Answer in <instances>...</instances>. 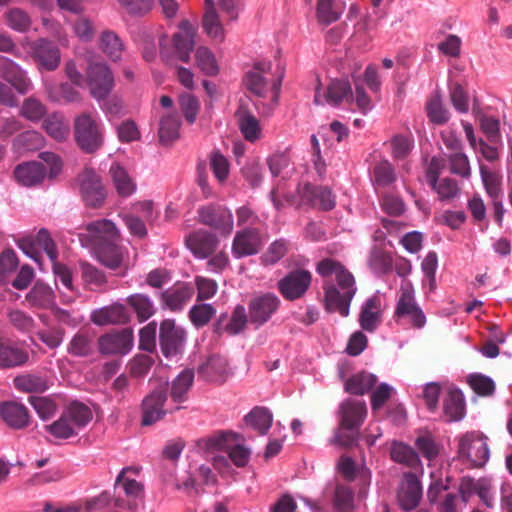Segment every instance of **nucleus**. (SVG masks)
I'll return each instance as SVG.
<instances>
[{
  "instance_id": "3",
  "label": "nucleus",
  "mask_w": 512,
  "mask_h": 512,
  "mask_svg": "<svg viewBox=\"0 0 512 512\" xmlns=\"http://www.w3.org/2000/svg\"><path fill=\"white\" fill-rule=\"evenodd\" d=\"M392 318L397 324L407 323L415 329H422L426 325V316L414 299L411 282L404 281L399 287L397 306Z\"/></svg>"
},
{
  "instance_id": "63",
  "label": "nucleus",
  "mask_w": 512,
  "mask_h": 512,
  "mask_svg": "<svg viewBox=\"0 0 512 512\" xmlns=\"http://www.w3.org/2000/svg\"><path fill=\"white\" fill-rule=\"evenodd\" d=\"M227 372V360L219 355L209 357L205 365L201 366L199 373L206 374L207 377L222 376Z\"/></svg>"
},
{
  "instance_id": "19",
  "label": "nucleus",
  "mask_w": 512,
  "mask_h": 512,
  "mask_svg": "<svg viewBox=\"0 0 512 512\" xmlns=\"http://www.w3.org/2000/svg\"><path fill=\"white\" fill-rule=\"evenodd\" d=\"M299 195L301 202L320 210L330 211L336 205L335 195L327 187L304 183L299 187Z\"/></svg>"
},
{
  "instance_id": "50",
  "label": "nucleus",
  "mask_w": 512,
  "mask_h": 512,
  "mask_svg": "<svg viewBox=\"0 0 512 512\" xmlns=\"http://www.w3.org/2000/svg\"><path fill=\"white\" fill-rule=\"evenodd\" d=\"M216 314L211 304H195L189 309L188 317L196 328L205 327Z\"/></svg>"
},
{
  "instance_id": "28",
  "label": "nucleus",
  "mask_w": 512,
  "mask_h": 512,
  "mask_svg": "<svg viewBox=\"0 0 512 512\" xmlns=\"http://www.w3.org/2000/svg\"><path fill=\"white\" fill-rule=\"evenodd\" d=\"M236 118L238 122V128H240L244 139L251 143L257 141L260 137L259 122L258 119H256V117L252 114L245 100H241L240 106H238L236 112Z\"/></svg>"
},
{
  "instance_id": "57",
  "label": "nucleus",
  "mask_w": 512,
  "mask_h": 512,
  "mask_svg": "<svg viewBox=\"0 0 512 512\" xmlns=\"http://www.w3.org/2000/svg\"><path fill=\"white\" fill-rule=\"evenodd\" d=\"M100 47L105 55L114 61L119 60L123 50L122 40L118 34H101Z\"/></svg>"
},
{
  "instance_id": "47",
  "label": "nucleus",
  "mask_w": 512,
  "mask_h": 512,
  "mask_svg": "<svg viewBox=\"0 0 512 512\" xmlns=\"http://www.w3.org/2000/svg\"><path fill=\"white\" fill-rule=\"evenodd\" d=\"M179 119L176 115L167 114L160 119V143L167 145L174 142L179 136Z\"/></svg>"
},
{
  "instance_id": "16",
  "label": "nucleus",
  "mask_w": 512,
  "mask_h": 512,
  "mask_svg": "<svg viewBox=\"0 0 512 512\" xmlns=\"http://www.w3.org/2000/svg\"><path fill=\"white\" fill-rule=\"evenodd\" d=\"M168 384H160L142 400V425L151 426L164 418V403L167 401Z\"/></svg>"
},
{
  "instance_id": "48",
  "label": "nucleus",
  "mask_w": 512,
  "mask_h": 512,
  "mask_svg": "<svg viewBox=\"0 0 512 512\" xmlns=\"http://www.w3.org/2000/svg\"><path fill=\"white\" fill-rule=\"evenodd\" d=\"M68 353L77 358L88 357L92 353V339L86 332L73 335L68 344Z\"/></svg>"
},
{
  "instance_id": "44",
  "label": "nucleus",
  "mask_w": 512,
  "mask_h": 512,
  "mask_svg": "<svg viewBox=\"0 0 512 512\" xmlns=\"http://www.w3.org/2000/svg\"><path fill=\"white\" fill-rule=\"evenodd\" d=\"M272 421V413L266 407H254V409L245 416V422L254 428V430L258 431L259 435H266L272 426Z\"/></svg>"
},
{
  "instance_id": "61",
  "label": "nucleus",
  "mask_w": 512,
  "mask_h": 512,
  "mask_svg": "<svg viewBox=\"0 0 512 512\" xmlns=\"http://www.w3.org/2000/svg\"><path fill=\"white\" fill-rule=\"evenodd\" d=\"M334 505L336 509L342 512H351L353 510V491L350 487L342 484L336 485Z\"/></svg>"
},
{
  "instance_id": "26",
  "label": "nucleus",
  "mask_w": 512,
  "mask_h": 512,
  "mask_svg": "<svg viewBox=\"0 0 512 512\" xmlns=\"http://www.w3.org/2000/svg\"><path fill=\"white\" fill-rule=\"evenodd\" d=\"M193 296V287L189 283H178L161 292V303L167 309L177 312L182 310Z\"/></svg>"
},
{
  "instance_id": "20",
  "label": "nucleus",
  "mask_w": 512,
  "mask_h": 512,
  "mask_svg": "<svg viewBox=\"0 0 512 512\" xmlns=\"http://www.w3.org/2000/svg\"><path fill=\"white\" fill-rule=\"evenodd\" d=\"M0 77L21 95L27 94L32 88L31 80L24 70L6 57H0Z\"/></svg>"
},
{
  "instance_id": "43",
  "label": "nucleus",
  "mask_w": 512,
  "mask_h": 512,
  "mask_svg": "<svg viewBox=\"0 0 512 512\" xmlns=\"http://www.w3.org/2000/svg\"><path fill=\"white\" fill-rule=\"evenodd\" d=\"M195 374L190 369H184L171 382L170 397L174 403H182L186 400L189 389L192 387Z\"/></svg>"
},
{
  "instance_id": "52",
  "label": "nucleus",
  "mask_w": 512,
  "mask_h": 512,
  "mask_svg": "<svg viewBox=\"0 0 512 512\" xmlns=\"http://www.w3.org/2000/svg\"><path fill=\"white\" fill-rule=\"evenodd\" d=\"M427 117L432 123L436 125H444L448 122L449 114L448 110L444 107L441 102V97L438 94L433 95L429 99L426 105Z\"/></svg>"
},
{
  "instance_id": "25",
  "label": "nucleus",
  "mask_w": 512,
  "mask_h": 512,
  "mask_svg": "<svg viewBox=\"0 0 512 512\" xmlns=\"http://www.w3.org/2000/svg\"><path fill=\"white\" fill-rule=\"evenodd\" d=\"M341 414V430H357L364 422L367 415L365 403L356 399H348L342 402L339 407Z\"/></svg>"
},
{
  "instance_id": "58",
  "label": "nucleus",
  "mask_w": 512,
  "mask_h": 512,
  "mask_svg": "<svg viewBox=\"0 0 512 512\" xmlns=\"http://www.w3.org/2000/svg\"><path fill=\"white\" fill-rule=\"evenodd\" d=\"M82 278L84 283L90 286V290H99L106 283L104 272L87 263L82 264Z\"/></svg>"
},
{
  "instance_id": "7",
  "label": "nucleus",
  "mask_w": 512,
  "mask_h": 512,
  "mask_svg": "<svg viewBox=\"0 0 512 512\" xmlns=\"http://www.w3.org/2000/svg\"><path fill=\"white\" fill-rule=\"evenodd\" d=\"M77 182H79L80 195H82L86 206L99 209L104 205L106 192L97 172L90 168H84L77 176Z\"/></svg>"
},
{
  "instance_id": "29",
  "label": "nucleus",
  "mask_w": 512,
  "mask_h": 512,
  "mask_svg": "<svg viewBox=\"0 0 512 512\" xmlns=\"http://www.w3.org/2000/svg\"><path fill=\"white\" fill-rule=\"evenodd\" d=\"M26 302L30 308L46 310L56 306V295L48 284L35 282L26 294Z\"/></svg>"
},
{
  "instance_id": "56",
  "label": "nucleus",
  "mask_w": 512,
  "mask_h": 512,
  "mask_svg": "<svg viewBox=\"0 0 512 512\" xmlns=\"http://www.w3.org/2000/svg\"><path fill=\"white\" fill-rule=\"evenodd\" d=\"M479 172H481V178L483 187H485L486 193H488L489 197L492 199H501V178L495 172L487 171L486 167L481 166L479 168Z\"/></svg>"
},
{
  "instance_id": "27",
  "label": "nucleus",
  "mask_w": 512,
  "mask_h": 512,
  "mask_svg": "<svg viewBox=\"0 0 512 512\" xmlns=\"http://www.w3.org/2000/svg\"><path fill=\"white\" fill-rule=\"evenodd\" d=\"M269 70V62L255 63L254 67H252L250 71L245 73L243 79L245 89H247L248 92L259 98H265V95L267 93V82L263 75L268 73Z\"/></svg>"
},
{
  "instance_id": "54",
  "label": "nucleus",
  "mask_w": 512,
  "mask_h": 512,
  "mask_svg": "<svg viewBox=\"0 0 512 512\" xmlns=\"http://www.w3.org/2000/svg\"><path fill=\"white\" fill-rule=\"evenodd\" d=\"M196 64L202 73L207 76H215L218 73V67L214 55L206 47H198L195 52Z\"/></svg>"
},
{
  "instance_id": "39",
  "label": "nucleus",
  "mask_w": 512,
  "mask_h": 512,
  "mask_svg": "<svg viewBox=\"0 0 512 512\" xmlns=\"http://www.w3.org/2000/svg\"><path fill=\"white\" fill-rule=\"evenodd\" d=\"M443 410L444 415H446L450 421H459L462 419L463 413L465 412V403L463 402V396L460 390H448L446 397L443 399Z\"/></svg>"
},
{
  "instance_id": "13",
  "label": "nucleus",
  "mask_w": 512,
  "mask_h": 512,
  "mask_svg": "<svg viewBox=\"0 0 512 512\" xmlns=\"http://www.w3.org/2000/svg\"><path fill=\"white\" fill-rule=\"evenodd\" d=\"M264 243L265 238L257 227H247L234 235L231 253L236 259L257 255Z\"/></svg>"
},
{
  "instance_id": "55",
  "label": "nucleus",
  "mask_w": 512,
  "mask_h": 512,
  "mask_svg": "<svg viewBox=\"0 0 512 512\" xmlns=\"http://www.w3.org/2000/svg\"><path fill=\"white\" fill-rule=\"evenodd\" d=\"M374 183L380 187L390 186L396 180L395 169L388 160H383L374 166Z\"/></svg>"
},
{
  "instance_id": "34",
  "label": "nucleus",
  "mask_w": 512,
  "mask_h": 512,
  "mask_svg": "<svg viewBox=\"0 0 512 512\" xmlns=\"http://www.w3.org/2000/svg\"><path fill=\"white\" fill-rule=\"evenodd\" d=\"M28 362V352L16 345L0 342V368H16Z\"/></svg>"
},
{
  "instance_id": "8",
  "label": "nucleus",
  "mask_w": 512,
  "mask_h": 512,
  "mask_svg": "<svg viewBox=\"0 0 512 512\" xmlns=\"http://www.w3.org/2000/svg\"><path fill=\"white\" fill-rule=\"evenodd\" d=\"M84 246L119 243L120 232L109 219H98L86 225V233L79 234Z\"/></svg>"
},
{
  "instance_id": "31",
  "label": "nucleus",
  "mask_w": 512,
  "mask_h": 512,
  "mask_svg": "<svg viewBox=\"0 0 512 512\" xmlns=\"http://www.w3.org/2000/svg\"><path fill=\"white\" fill-rule=\"evenodd\" d=\"M127 320L129 317L122 304L103 307L91 313V322L100 326L125 324Z\"/></svg>"
},
{
  "instance_id": "33",
  "label": "nucleus",
  "mask_w": 512,
  "mask_h": 512,
  "mask_svg": "<svg viewBox=\"0 0 512 512\" xmlns=\"http://www.w3.org/2000/svg\"><path fill=\"white\" fill-rule=\"evenodd\" d=\"M381 318V301L378 297H370L364 302L359 315L360 327L363 330L373 333Z\"/></svg>"
},
{
  "instance_id": "59",
  "label": "nucleus",
  "mask_w": 512,
  "mask_h": 512,
  "mask_svg": "<svg viewBox=\"0 0 512 512\" xmlns=\"http://www.w3.org/2000/svg\"><path fill=\"white\" fill-rule=\"evenodd\" d=\"M450 173L468 179L470 177V165L468 157L462 152H453L448 155Z\"/></svg>"
},
{
  "instance_id": "4",
  "label": "nucleus",
  "mask_w": 512,
  "mask_h": 512,
  "mask_svg": "<svg viewBox=\"0 0 512 512\" xmlns=\"http://www.w3.org/2000/svg\"><path fill=\"white\" fill-rule=\"evenodd\" d=\"M21 46L33 58L38 70L54 71L59 67L60 52L54 42L46 38L31 41L26 37L21 42Z\"/></svg>"
},
{
  "instance_id": "14",
  "label": "nucleus",
  "mask_w": 512,
  "mask_h": 512,
  "mask_svg": "<svg viewBox=\"0 0 512 512\" xmlns=\"http://www.w3.org/2000/svg\"><path fill=\"white\" fill-rule=\"evenodd\" d=\"M312 275L306 269H294L278 282L279 293L289 301L301 299L311 285Z\"/></svg>"
},
{
  "instance_id": "64",
  "label": "nucleus",
  "mask_w": 512,
  "mask_h": 512,
  "mask_svg": "<svg viewBox=\"0 0 512 512\" xmlns=\"http://www.w3.org/2000/svg\"><path fill=\"white\" fill-rule=\"evenodd\" d=\"M415 446L418 448L419 453L422 454L423 458L432 461L437 458L438 446L434 442V439L429 434H422L415 440Z\"/></svg>"
},
{
  "instance_id": "17",
  "label": "nucleus",
  "mask_w": 512,
  "mask_h": 512,
  "mask_svg": "<svg viewBox=\"0 0 512 512\" xmlns=\"http://www.w3.org/2000/svg\"><path fill=\"white\" fill-rule=\"evenodd\" d=\"M280 299L274 294L266 293L251 299L248 304V314H250V323L255 327L266 324L272 315L279 310Z\"/></svg>"
},
{
  "instance_id": "21",
  "label": "nucleus",
  "mask_w": 512,
  "mask_h": 512,
  "mask_svg": "<svg viewBox=\"0 0 512 512\" xmlns=\"http://www.w3.org/2000/svg\"><path fill=\"white\" fill-rule=\"evenodd\" d=\"M185 244L195 257L205 259L216 251L218 239L216 234L199 229L188 235Z\"/></svg>"
},
{
  "instance_id": "49",
  "label": "nucleus",
  "mask_w": 512,
  "mask_h": 512,
  "mask_svg": "<svg viewBox=\"0 0 512 512\" xmlns=\"http://www.w3.org/2000/svg\"><path fill=\"white\" fill-rule=\"evenodd\" d=\"M44 429L52 437L58 440H66L76 436L83 427L65 422L64 419H58L51 424L45 425Z\"/></svg>"
},
{
  "instance_id": "35",
  "label": "nucleus",
  "mask_w": 512,
  "mask_h": 512,
  "mask_svg": "<svg viewBox=\"0 0 512 512\" xmlns=\"http://www.w3.org/2000/svg\"><path fill=\"white\" fill-rule=\"evenodd\" d=\"M110 175L112 183H114L115 190L122 198L131 196L136 190V184L133 182L132 177L126 172V169L120 166L119 163H114L110 167Z\"/></svg>"
},
{
  "instance_id": "5",
  "label": "nucleus",
  "mask_w": 512,
  "mask_h": 512,
  "mask_svg": "<svg viewBox=\"0 0 512 512\" xmlns=\"http://www.w3.org/2000/svg\"><path fill=\"white\" fill-rule=\"evenodd\" d=\"M458 457L469 463L471 467H483L489 460V447L487 438L480 432L464 434L458 444Z\"/></svg>"
},
{
  "instance_id": "38",
  "label": "nucleus",
  "mask_w": 512,
  "mask_h": 512,
  "mask_svg": "<svg viewBox=\"0 0 512 512\" xmlns=\"http://www.w3.org/2000/svg\"><path fill=\"white\" fill-rule=\"evenodd\" d=\"M391 460L409 468L420 467L419 455L409 445L402 442H392L390 449Z\"/></svg>"
},
{
  "instance_id": "10",
  "label": "nucleus",
  "mask_w": 512,
  "mask_h": 512,
  "mask_svg": "<svg viewBox=\"0 0 512 512\" xmlns=\"http://www.w3.org/2000/svg\"><path fill=\"white\" fill-rule=\"evenodd\" d=\"M237 434L230 432H222L214 437L209 438V448L218 449L226 452L227 456L231 460V463L238 467H245L248 464L251 451L236 443Z\"/></svg>"
},
{
  "instance_id": "60",
  "label": "nucleus",
  "mask_w": 512,
  "mask_h": 512,
  "mask_svg": "<svg viewBox=\"0 0 512 512\" xmlns=\"http://www.w3.org/2000/svg\"><path fill=\"white\" fill-rule=\"evenodd\" d=\"M31 406L41 420H49L56 414V404L47 397H30L28 398Z\"/></svg>"
},
{
  "instance_id": "6",
  "label": "nucleus",
  "mask_w": 512,
  "mask_h": 512,
  "mask_svg": "<svg viewBox=\"0 0 512 512\" xmlns=\"http://www.w3.org/2000/svg\"><path fill=\"white\" fill-rule=\"evenodd\" d=\"M199 223L212 228L224 238L232 233L234 219L230 209L220 204H208L198 209Z\"/></svg>"
},
{
  "instance_id": "15",
  "label": "nucleus",
  "mask_w": 512,
  "mask_h": 512,
  "mask_svg": "<svg viewBox=\"0 0 512 512\" xmlns=\"http://www.w3.org/2000/svg\"><path fill=\"white\" fill-rule=\"evenodd\" d=\"M193 48V34H163L160 38V53L163 58L174 55L182 63H189Z\"/></svg>"
},
{
  "instance_id": "24",
  "label": "nucleus",
  "mask_w": 512,
  "mask_h": 512,
  "mask_svg": "<svg viewBox=\"0 0 512 512\" xmlns=\"http://www.w3.org/2000/svg\"><path fill=\"white\" fill-rule=\"evenodd\" d=\"M0 418L14 430H24L31 423V415L27 407L16 401H7L0 404Z\"/></svg>"
},
{
  "instance_id": "53",
  "label": "nucleus",
  "mask_w": 512,
  "mask_h": 512,
  "mask_svg": "<svg viewBox=\"0 0 512 512\" xmlns=\"http://www.w3.org/2000/svg\"><path fill=\"white\" fill-rule=\"evenodd\" d=\"M288 251V242L285 239H276L269 244L268 249L261 256V263L269 266L279 262Z\"/></svg>"
},
{
  "instance_id": "46",
  "label": "nucleus",
  "mask_w": 512,
  "mask_h": 512,
  "mask_svg": "<svg viewBox=\"0 0 512 512\" xmlns=\"http://www.w3.org/2000/svg\"><path fill=\"white\" fill-rule=\"evenodd\" d=\"M19 113L20 116L24 117V119L33 123H38L46 115V107L40 99L31 96L24 99Z\"/></svg>"
},
{
  "instance_id": "23",
  "label": "nucleus",
  "mask_w": 512,
  "mask_h": 512,
  "mask_svg": "<svg viewBox=\"0 0 512 512\" xmlns=\"http://www.w3.org/2000/svg\"><path fill=\"white\" fill-rule=\"evenodd\" d=\"M344 100L350 102L353 100V92H351L350 83L345 79H334L329 82L327 92L324 99L319 94V86L315 89L314 103L315 105H323L328 103L332 106H339Z\"/></svg>"
},
{
  "instance_id": "40",
  "label": "nucleus",
  "mask_w": 512,
  "mask_h": 512,
  "mask_svg": "<svg viewBox=\"0 0 512 512\" xmlns=\"http://www.w3.org/2000/svg\"><path fill=\"white\" fill-rule=\"evenodd\" d=\"M377 384V377L368 372H360L345 382V391L352 395H364Z\"/></svg>"
},
{
  "instance_id": "62",
  "label": "nucleus",
  "mask_w": 512,
  "mask_h": 512,
  "mask_svg": "<svg viewBox=\"0 0 512 512\" xmlns=\"http://www.w3.org/2000/svg\"><path fill=\"white\" fill-rule=\"evenodd\" d=\"M153 363L152 357L146 354H136L128 364L129 374L133 378H141L148 373Z\"/></svg>"
},
{
  "instance_id": "32",
  "label": "nucleus",
  "mask_w": 512,
  "mask_h": 512,
  "mask_svg": "<svg viewBox=\"0 0 512 512\" xmlns=\"http://www.w3.org/2000/svg\"><path fill=\"white\" fill-rule=\"evenodd\" d=\"M345 7L344 0H317L316 19L322 25H330L341 18Z\"/></svg>"
},
{
  "instance_id": "12",
  "label": "nucleus",
  "mask_w": 512,
  "mask_h": 512,
  "mask_svg": "<svg viewBox=\"0 0 512 512\" xmlns=\"http://www.w3.org/2000/svg\"><path fill=\"white\" fill-rule=\"evenodd\" d=\"M93 247L98 262L105 268L118 271L117 275L124 276L129 270L127 262V250L124 246L117 243L89 245Z\"/></svg>"
},
{
  "instance_id": "51",
  "label": "nucleus",
  "mask_w": 512,
  "mask_h": 512,
  "mask_svg": "<svg viewBox=\"0 0 512 512\" xmlns=\"http://www.w3.org/2000/svg\"><path fill=\"white\" fill-rule=\"evenodd\" d=\"M7 26L16 31H27L31 27L30 16L20 8H11L4 14Z\"/></svg>"
},
{
  "instance_id": "11",
  "label": "nucleus",
  "mask_w": 512,
  "mask_h": 512,
  "mask_svg": "<svg viewBox=\"0 0 512 512\" xmlns=\"http://www.w3.org/2000/svg\"><path fill=\"white\" fill-rule=\"evenodd\" d=\"M90 95L98 102L105 100L113 89V74L105 63H93L87 68Z\"/></svg>"
},
{
  "instance_id": "1",
  "label": "nucleus",
  "mask_w": 512,
  "mask_h": 512,
  "mask_svg": "<svg viewBox=\"0 0 512 512\" xmlns=\"http://www.w3.org/2000/svg\"><path fill=\"white\" fill-rule=\"evenodd\" d=\"M315 271L325 278L322 284L325 310L329 313H338L343 318L348 317L351 300L357 291L353 274L339 261L331 258L317 263Z\"/></svg>"
},
{
  "instance_id": "18",
  "label": "nucleus",
  "mask_w": 512,
  "mask_h": 512,
  "mask_svg": "<svg viewBox=\"0 0 512 512\" xmlns=\"http://www.w3.org/2000/svg\"><path fill=\"white\" fill-rule=\"evenodd\" d=\"M133 346V332L130 328L105 334L98 338V350L103 355H124Z\"/></svg>"
},
{
  "instance_id": "2",
  "label": "nucleus",
  "mask_w": 512,
  "mask_h": 512,
  "mask_svg": "<svg viewBox=\"0 0 512 512\" xmlns=\"http://www.w3.org/2000/svg\"><path fill=\"white\" fill-rule=\"evenodd\" d=\"M73 137L80 150L93 154L104 145V129L101 121L92 112H83L73 121Z\"/></svg>"
},
{
  "instance_id": "9",
  "label": "nucleus",
  "mask_w": 512,
  "mask_h": 512,
  "mask_svg": "<svg viewBox=\"0 0 512 512\" xmlns=\"http://www.w3.org/2000/svg\"><path fill=\"white\" fill-rule=\"evenodd\" d=\"M185 338V330L175 324L174 319H164L163 322L160 323V350L166 358H173L182 353Z\"/></svg>"
},
{
  "instance_id": "36",
  "label": "nucleus",
  "mask_w": 512,
  "mask_h": 512,
  "mask_svg": "<svg viewBox=\"0 0 512 512\" xmlns=\"http://www.w3.org/2000/svg\"><path fill=\"white\" fill-rule=\"evenodd\" d=\"M91 419L92 413L89 407L85 406L82 402H72L63 410L58 420H65V422L84 428L90 423Z\"/></svg>"
},
{
  "instance_id": "41",
  "label": "nucleus",
  "mask_w": 512,
  "mask_h": 512,
  "mask_svg": "<svg viewBox=\"0 0 512 512\" xmlns=\"http://www.w3.org/2000/svg\"><path fill=\"white\" fill-rule=\"evenodd\" d=\"M14 388L23 393H44L48 389L46 379L38 374H22L14 377Z\"/></svg>"
},
{
  "instance_id": "30",
  "label": "nucleus",
  "mask_w": 512,
  "mask_h": 512,
  "mask_svg": "<svg viewBox=\"0 0 512 512\" xmlns=\"http://www.w3.org/2000/svg\"><path fill=\"white\" fill-rule=\"evenodd\" d=\"M45 174L46 167L40 162H24L14 169V178L26 187L41 183Z\"/></svg>"
},
{
  "instance_id": "22",
  "label": "nucleus",
  "mask_w": 512,
  "mask_h": 512,
  "mask_svg": "<svg viewBox=\"0 0 512 512\" xmlns=\"http://www.w3.org/2000/svg\"><path fill=\"white\" fill-rule=\"evenodd\" d=\"M398 503L404 511H411L419 505L421 499V485L416 474H404L398 489Z\"/></svg>"
},
{
  "instance_id": "45",
  "label": "nucleus",
  "mask_w": 512,
  "mask_h": 512,
  "mask_svg": "<svg viewBox=\"0 0 512 512\" xmlns=\"http://www.w3.org/2000/svg\"><path fill=\"white\" fill-rule=\"evenodd\" d=\"M430 187L434 190V192L439 195V199L441 201H450L456 198L459 194L458 183L449 177H444L441 179H431L427 180Z\"/></svg>"
},
{
  "instance_id": "37",
  "label": "nucleus",
  "mask_w": 512,
  "mask_h": 512,
  "mask_svg": "<svg viewBox=\"0 0 512 512\" xmlns=\"http://www.w3.org/2000/svg\"><path fill=\"white\" fill-rule=\"evenodd\" d=\"M42 127H44L49 137L58 142H63L69 137V124H67L61 113L55 112L48 115L47 118L44 119Z\"/></svg>"
},
{
  "instance_id": "42",
  "label": "nucleus",
  "mask_w": 512,
  "mask_h": 512,
  "mask_svg": "<svg viewBox=\"0 0 512 512\" xmlns=\"http://www.w3.org/2000/svg\"><path fill=\"white\" fill-rule=\"evenodd\" d=\"M126 303L132 308L133 312L136 313L140 323L147 321L153 317L155 313V307L153 301L145 294L136 293L126 298Z\"/></svg>"
}]
</instances>
